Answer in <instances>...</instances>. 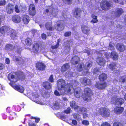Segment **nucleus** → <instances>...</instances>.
<instances>
[{
	"mask_svg": "<svg viewBox=\"0 0 126 126\" xmlns=\"http://www.w3.org/2000/svg\"><path fill=\"white\" fill-rule=\"evenodd\" d=\"M57 84L58 89L61 91V94H69L75 92L74 95L78 98L80 97L82 95V92L79 88L78 89L79 91H76L73 89V86L70 84L68 83L65 85V81L62 79H59L57 81Z\"/></svg>",
	"mask_w": 126,
	"mask_h": 126,
	"instance_id": "f257e3e1",
	"label": "nucleus"
},
{
	"mask_svg": "<svg viewBox=\"0 0 126 126\" xmlns=\"http://www.w3.org/2000/svg\"><path fill=\"white\" fill-rule=\"evenodd\" d=\"M112 2L110 0H102L100 3V6L102 10H108L112 7Z\"/></svg>",
	"mask_w": 126,
	"mask_h": 126,
	"instance_id": "f03ea898",
	"label": "nucleus"
},
{
	"mask_svg": "<svg viewBox=\"0 0 126 126\" xmlns=\"http://www.w3.org/2000/svg\"><path fill=\"white\" fill-rule=\"evenodd\" d=\"M92 64V63H87V67H84V64L83 63L81 64H79L77 67V70L79 71H81L84 68V70L83 72L84 73L83 74L84 75H87L88 73V70L89 68L90 67H91Z\"/></svg>",
	"mask_w": 126,
	"mask_h": 126,
	"instance_id": "7ed1b4c3",
	"label": "nucleus"
},
{
	"mask_svg": "<svg viewBox=\"0 0 126 126\" xmlns=\"http://www.w3.org/2000/svg\"><path fill=\"white\" fill-rule=\"evenodd\" d=\"M91 90L88 88H85L84 90V93L82 95L83 99L86 101H89L91 100V96L92 95Z\"/></svg>",
	"mask_w": 126,
	"mask_h": 126,
	"instance_id": "20e7f679",
	"label": "nucleus"
},
{
	"mask_svg": "<svg viewBox=\"0 0 126 126\" xmlns=\"http://www.w3.org/2000/svg\"><path fill=\"white\" fill-rule=\"evenodd\" d=\"M99 112L103 116L108 117L110 114V111L107 108H101L99 109Z\"/></svg>",
	"mask_w": 126,
	"mask_h": 126,
	"instance_id": "39448f33",
	"label": "nucleus"
},
{
	"mask_svg": "<svg viewBox=\"0 0 126 126\" xmlns=\"http://www.w3.org/2000/svg\"><path fill=\"white\" fill-rule=\"evenodd\" d=\"M32 95L33 98L32 100L33 101L38 104L42 105H44L46 104L45 102L44 101V100L43 101L42 100V101H40L39 100H38V98L39 96V95H38L37 93L35 92L34 93H33L32 94Z\"/></svg>",
	"mask_w": 126,
	"mask_h": 126,
	"instance_id": "423d86ee",
	"label": "nucleus"
},
{
	"mask_svg": "<svg viewBox=\"0 0 126 126\" xmlns=\"http://www.w3.org/2000/svg\"><path fill=\"white\" fill-rule=\"evenodd\" d=\"M105 55L107 58H109L110 57L114 60H117L118 58L117 53L115 51H112L110 54L109 53H106L105 54Z\"/></svg>",
	"mask_w": 126,
	"mask_h": 126,
	"instance_id": "0eeeda50",
	"label": "nucleus"
},
{
	"mask_svg": "<svg viewBox=\"0 0 126 126\" xmlns=\"http://www.w3.org/2000/svg\"><path fill=\"white\" fill-rule=\"evenodd\" d=\"M82 12V11L80 8L78 7L75 8L73 12L74 17L77 18H80Z\"/></svg>",
	"mask_w": 126,
	"mask_h": 126,
	"instance_id": "6e6552de",
	"label": "nucleus"
},
{
	"mask_svg": "<svg viewBox=\"0 0 126 126\" xmlns=\"http://www.w3.org/2000/svg\"><path fill=\"white\" fill-rule=\"evenodd\" d=\"M14 5L13 4L9 3L6 6V10L7 13L11 14L14 12Z\"/></svg>",
	"mask_w": 126,
	"mask_h": 126,
	"instance_id": "1a4fd4ad",
	"label": "nucleus"
},
{
	"mask_svg": "<svg viewBox=\"0 0 126 126\" xmlns=\"http://www.w3.org/2000/svg\"><path fill=\"white\" fill-rule=\"evenodd\" d=\"M45 26L47 30L50 31H53L55 29L53 26L52 22H47L45 24Z\"/></svg>",
	"mask_w": 126,
	"mask_h": 126,
	"instance_id": "9d476101",
	"label": "nucleus"
},
{
	"mask_svg": "<svg viewBox=\"0 0 126 126\" xmlns=\"http://www.w3.org/2000/svg\"><path fill=\"white\" fill-rule=\"evenodd\" d=\"M14 74L10 73L8 75V77L11 82L15 83L17 81L18 78L16 75H14Z\"/></svg>",
	"mask_w": 126,
	"mask_h": 126,
	"instance_id": "9b49d317",
	"label": "nucleus"
},
{
	"mask_svg": "<svg viewBox=\"0 0 126 126\" xmlns=\"http://www.w3.org/2000/svg\"><path fill=\"white\" fill-rule=\"evenodd\" d=\"M29 13L30 15L34 16L36 14V11L34 5L33 4H31L29 9Z\"/></svg>",
	"mask_w": 126,
	"mask_h": 126,
	"instance_id": "f8f14e48",
	"label": "nucleus"
},
{
	"mask_svg": "<svg viewBox=\"0 0 126 126\" xmlns=\"http://www.w3.org/2000/svg\"><path fill=\"white\" fill-rule=\"evenodd\" d=\"M11 29L7 26H3L0 28V32L1 34H4L6 32H9Z\"/></svg>",
	"mask_w": 126,
	"mask_h": 126,
	"instance_id": "ddd939ff",
	"label": "nucleus"
},
{
	"mask_svg": "<svg viewBox=\"0 0 126 126\" xmlns=\"http://www.w3.org/2000/svg\"><path fill=\"white\" fill-rule=\"evenodd\" d=\"M114 100H115V103L116 106L118 105L120 106L121 105L123 104L124 102V100L121 98H117L116 99V98H112L111 100L112 102H114V101H113V100L114 101Z\"/></svg>",
	"mask_w": 126,
	"mask_h": 126,
	"instance_id": "4468645a",
	"label": "nucleus"
},
{
	"mask_svg": "<svg viewBox=\"0 0 126 126\" xmlns=\"http://www.w3.org/2000/svg\"><path fill=\"white\" fill-rule=\"evenodd\" d=\"M36 67L37 69L43 70L45 69L46 66L44 63L39 62L36 63Z\"/></svg>",
	"mask_w": 126,
	"mask_h": 126,
	"instance_id": "2eb2a0df",
	"label": "nucleus"
},
{
	"mask_svg": "<svg viewBox=\"0 0 126 126\" xmlns=\"http://www.w3.org/2000/svg\"><path fill=\"white\" fill-rule=\"evenodd\" d=\"M80 81L83 84L85 85H90L91 83L90 80L86 78L81 79H80Z\"/></svg>",
	"mask_w": 126,
	"mask_h": 126,
	"instance_id": "dca6fc26",
	"label": "nucleus"
},
{
	"mask_svg": "<svg viewBox=\"0 0 126 126\" xmlns=\"http://www.w3.org/2000/svg\"><path fill=\"white\" fill-rule=\"evenodd\" d=\"M12 21L16 23H19L21 21V18L18 15H13L12 16Z\"/></svg>",
	"mask_w": 126,
	"mask_h": 126,
	"instance_id": "f3484780",
	"label": "nucleus"
},
{
	"mask_svg": "<svg viewBox=\"0 0 126 126\" xmlns=\"http://www.w3.org/2000/svg\"><path fill=\"white\" fill-rule=\"evenodd\" d=\"M96 61L99 65L104 66L105 63V61L102 57H98L96 60Z\"/></svg>",
	"mask_w": 126,
	"mask_h": 126,
	"instance_id": "a211bd4d",
	"label": "nucleus"
},
{
	"mask_svg": "<svg viewBox=\"0 0 126 126\" xmlns=\"http://www.w3.org/2000/svg\"><path fill=\"white\" fill-rule=\"evenodd\" d=\"M124 12L123 9L121 8H117L115 11L114 14L116 16L119 17Z\"/></svg>",
	"mask_w": 126,
	"mask_h": 126,
	"instance_id": "6ab92c4d",
	"label": "nucleus"
},
{
	"mask_svg": "<svg viewBox=\"0 0 126 126\" xmlns=\"http://www.w3.org/2000/svg\"><path fill=\"white\" fill-rule=\"evenodd\" d=\"M107 85V84L105 82L97 83L96 84L95 87L99 89H102L105 88Z\"/></svg>",
	"mask_w": 126,
	"mask_h": 126,
	"instance_id": "aec40b11",
	"label": "nucleus"
},
{
	"mask_svg": "<svg viewBox=\"0 0 126 126\" xmlns=\"http://www.w3.org/2000/svg\"><path fill=\"white\" fill-rule=\"evenodd\" d=\"M14 89L21 93L23 92L24 90V88L23 87L20 85L13 86L11 85Z\"/></svg>",
	"mask_w": 126,
	"mask_h": 126,
	"instance_id": "412c9836",
	"label": "nucleus"
},
{
	"mask_svg": "<svg viewBox=\"0 0 126 126\" xmlns=\"http://www.w3.org/2000/svg\"><path fill=\"white\" fill-rule=\"evenodd\" d=\"M22 19L23 21L25 24H28L30 21L29 16L26 15L23 16Z\"/></svg>",
	"mask_w": 126,
	"mask_h": 126,
	"instance_id": "4be33fe9",
	"label": "nucleus"
},
{
	"mask_svg": "<svg viewBox=\"0 0 126 126\" xmlns=\"http://www.w3.org/2000/svg\"><path fill=\"white\" fill-rule=\"evenodd\" d=\"M24 42L26 45L29 47L31 46L32 44V39L29 37H28L25 39Z\"/></svg>",
	"mask_w": 126,
	"mask_h": 126,
	"instance_id": "5701e85b",
	"label": "nucleus"
},
{
	"mask_svg": "<svg viewBox=\"0 0 126 126\" xmlns=\"http://www.w3.org/2000/svg\"><path fill=\"white\" fill-rule=\"evenodd\" d=\"M124 110V109L123 107H116L114 108V111L116 113L119 114L122 112Z\"/></svg>",
	"mask_w": 126,
	"mask_h": 126,
	"instance_id": "b1692460",
	"label": "nucleus"
},
{
	"mask_svg": "<svg viewBox=\"0 0 126 126\" xmlns=\"http://www.w3.org/2000/svg\"><path fill=\"white\" fill-rule=\"evenodd\" d=\"M10 31L11 32L10 34V37L13 39H14L17 37V33L16 31L13 29H11Z\"/></svg>",
	"mask_w": 126,
	"mask_h": 126,
	"instance_id": "393cba45",
	"label": "nucleus"
},
{
	"mask_svg": "<svg viewBox=\"0 0 126 126\" xmlns=\"http://www.w3.org/2000/svg\"><path fill=\"white\" fill-rule=\"evenodd\" d=\"M79 61V58L77 56L74 57L71 60V63L73 64H74L78 63V62Z\"/></svg>",
	"mask_w": 126,
	"mask_h": 126,
	"instance_id": "a878e982",
	"label": "nucleus"
},
{
	"mask_svg": "<svg viewBox=\"0 0 126 126\" xmlns=\"http://www.w3.org/2000/svg\"><path fill=\"white\" fill-rule=\"evenodd\" d=\"M91 16L93 19L91 21V22L94 23H96L98 22V20L97 19V16L92 14L91 15Z\"/></svg>",
	"mask_w": 126,
	"mask_h": 126,
	"instance_id": "bb28decb",
	"label": "nucleus"
},
{
	"mask_svg": "<svg viewBox=\"0 0 126 126\" xmlns=\"http://www.w3.org/2000/svg\"><path fill=\"white\" fill-rule=\"evenodd\" d=\"M56 26L57 27L56 30L59 31H62L64 29L63 26V24H61V23H57Z\"/></svg>",
	"mask_w": 126,
	"mask_h": 126,
	"instance_id": "cd10ccee",
	"label": "nucleus"
},
{
	"mask_svg": "<svg viewBox=\"0 0 126 126\" xmlns=\"http://www.w3.org/2000/svg\"><path fill=\"white\" fill-rule=\"evenodd\" d=\"M43 86L45 88L49 89L51 88V84L48 82H45L43 83Z\"/></svg>",
	"mask_w": 126,
	"mask_h": 126,
	"instance_id": "c85d7f7f",
	"label": "nucleus"
},
{
	"mask_svg": "<svg viewBox=\"0 0 126 126\" xmlns=\"http://www.w3.org/2000/svg\"><path fill=\"white\" fill-rule=\"evenodd\" d=\"M69 66L68 64H66L63 65L61 68V71L63 72L65 71L69 67Z\"/></svg>",
	"mask_w": 126,
	"mask_h": 126,
	"instance_id": "c756f323",
	"label": "nucleus"
},
{
	"mask_svg": "<svg viewBox=\"0 0 126 126\" xmlns=\"http://www.w3.org/2000/svg\"><path fill=\"white\" fill-rule=\"evenodd\" d=\"M70 106L71 107L74 108L75 110L77 111L79 107L76 104V102L75 101H72L70 103Z\"/></svg>",
	"mask_w": 126,
	"mask_h": 126,
	"instance_id": "7c9ffc66",
	"label": "nucleus"
},
{
	"mask_svg": "<svg viewBox=\"0 0 126 126\" xmlns=\"http://www.w3.org/2000/svg\"><path fill=\"white\" fill-rule=\"evenodd\" d=\"M86 111V109L85 108H82L79 107L77 111L79 113H83L84 112H85Z\"/></svg>",
	"mask_w": 126,
	"mask_h": 126,
	"instance_id": "2f4dec72",
	"label": "nucleus"
},
{
	"mask_svg": "<svg viewBox=\"0 0 126 126\" xmlns=\"http://www.w3.org/2000/svg\"><path fill=\"white\" fill-rule=\"evenodd\" d=\"M51 107L54 109L58 110L59 108V104L58 102H55L51 106Z\"/></svg>",
	"mask_w": 126,
	"mask_h": 126,
	"instance_id": "473e14b6",
	"label": "nucleus"
},
{
	"mask_svg": "<svg viewBox=\"0 0 126 126\" xmlns=\"http://www.w3.org/2000/svg\"><path fill=\"white\" fill-rule=\"evenodd\" d=\"M29 49L32 52L37 53L38 51L39 48H30Z\"/></svg>",
	"mask_w": 126,
	"mask_h": 126,
	"instance_id": "72a5a7b5",
	"label": "nucleus"
},
{
	"mask_svg": "<svg viewBox=\"0 0 126 126\" xmlns=\"http://www.w3.org/2000/svg\"><path fill=\"white\" fill-rule=\"evenodd\" d=\"M106 78V75L105 74H102L100 75L99 77V79L101 81H103L105 80Z\"/></svg>",
	"mask_w": 126,
	"mask_h": 126,
	"instance_id": "f704fd0d",
	"label": "nucleus"
},
{
	"mask_svg": "<svg viewBox=\"0 0 126 126\" xmlns=\"http://www.w3.org/2000/svg\"><path fill=\"white\" fill-rule=\"evenodd\" d=\"M116 65L114 63H112L110 64L109 65V68L111 70H113L115 68Z\"/></svg>",
	"mask_w": 126,
	"mask_h": 126,
	"instance_id": "c9c22d12",
	"label": "nucleus"
},
{
	"mask_svg": "<svg viewBox=\"0 0 126 126\" xmlns=\"http://www.w3.org/2000/svg\"><path fill=\"white\" fill-rule=\"evenodd\" d=\"M61 41V39L59 38L57 40V42L56 44L54 46H52L51 47H58L59 46V43Z\"/></svg>",
	"mask_w": 126,
	"mask_h": 126,
	"instance_id": "e433bc0d",
	"label": "nucleus"
},
{
	"mask_svg": "<svg viewBox=\"0 0 126 126\" xmlns=\"http://www.w3.org/2000/svg\"><path fill=\"white\" fill-rule=\"evenodd\" d=\"M73 73L71 72H67L66 74V77H73Z\"/></svg>",
	"mask_w": 126,
	"mask_h": 126,
	"instance_id": "4c0bfd02",
	"label": "nucleus"
},
{
	"mask_svg": "<svg viewBox=\"0 0 126 126\" xmlns=\"http://www.w3.org/2000/svg\"><path fill=\"white\" fill-rule=\"evenodd\" d=\"M71 34V32L70 31L66 32L64 33V36L65 37H69L70 36Z\"/></svg>",
	"mask_w": 126,
	"mask_h": 126,
	"instance_id": "58836bf2",
	"label": "nucleus"
},
{
	"mask_svg": "<svg viewBox=\"0 0 126 126\" xmlns=\"http://www.w3.org/2000/svg\"><path fill=\"white\" fill-rule=\"evenodd\" d=\"M82 123L83 125L86 126H88L89 124V121L85 120H83L82 122Z\"/></svg>",
	"mask_w": 126,
	"mask_h": 126,
	"instance_id": "ea45409f",
	"label": "nucleus"
},
{
	"mask_svg": "<svg viewBox=\"0 0 126 126\" xmlns=\"http://www.w3.org/2000/svg\"><path fill=\"white\" fill-rule=\"evenodd\" d=\"M73 116L74 118L77 120L80 119V115L77 114H74Z\"/></svg>",
	"mask_w": 126,
	"mask_h": 126,
	"instance_id": "a19ab883",
	"label": "nucleus"
},
{
	"mask_svg": "<svg viewBox=\"0 0 126 126\" xmlns=\"http://www.w3.org/2000/svg\"><path fill=\"white\" fill-rule=\"evenodd\" d=\"M15 12L17 13H19L20 12V10L17 5H16L15 7Z\"/></svg>",
	"mask_w": 126,
	"mask_h": 126,
	"instance_id": "79ce46f5",
	"label": "nucleus"
},
{
	"mask_svg": "<svg viewBox=\"0 0 126 126\" xmlns=\"http://www.w3.org/2000/svg\"><path fill=\"white\" fill-rule=\"evenodd\" d=\"M16 115V114L14 112H12L11 114V115L9 117V119L10 120H12L13 119V116H15Z\"/></svg>",
	"mask_w": 126,
	"mask_h": 126,
	"instance_id": "37998d69",
	"label": "nucleus"
},
{
	"mask_svg": "<svg viewBox=\"0 0 126 126\" xmlns=\"http://www.w3.org/2000/svg\"><path fill=\"white\" fill-rule=\"evenodd\" d=\"M6 3V1L5 0H1L0 1V6H4Z\"/></svg>",
	"mask_w": 126,
	"mask_h": 126,
	"instance_id": "c03bdc74",
	"label": "nucleus"
},
{
	"mask_svg": "<svg viewBox=\"0 0 126 126\" xmlns=\"http://www.w3.org/2000/svg\"><path fill=\"white\" fill-rule=\"evenodd\" d=\"M39 47V44L37 42L34 43L32 47Z\"/></svg>",
	"mask_w": 126,
	"mask_h": 126,
	"instance_id": "a18cd8bd",
	"label": "nucleus"
},
{
	"mask_svg": "<svg viewBox=\"0 0 126 126\" xmlns=\"http://www.w3.org/2000/svg\"><path fill=\"white\" fill-rule=\"evenodd\" d=\"M61 119L63 121L67 122V118L66 116L62 115L61 117Z\"/></svg>",
	"mask_w": 126,
	"mask_h": 126,
	"instance_id": "49530a36",
	"label": "nucleus"
},
{
	"mask_svg": "<svg viewBox=\"0 0 126 126\" xmlns=\"http://www.w3.org/2000/svg\"><path fill=\"white\" fill-rule=\"evenodd\" d=\"M60 91V93H59V92L57 90H55V92H54V93L55 94V95H57V96H59L60 95V94H61V95H63V94H61V91Z\"/></svg>",
	"mask_w": 126,
	"mask_h": 126,
	"instance_id": "de8ad7c7",
	"label": "nucleus"
},
{
	"mask_svg": "<svg viewBox=\"0 0 126 126\" xmlns=\"http://www.w3.org/2000/svg\"><path fill=\"white\" fill-rule=\"evenodd\" d=\"M125 47L124 46L122 43H118L116 45V47Z\"/></svg>",
	"mask_w": 126,
	"mask_h": 126,
	"instance_id": "09e8293b",
	"label": "nucleus"
},
{
	"mask_svg": "<svg viewBox=\"0 0 126 126\" xmlns=\"http://www.w3.org/2000/svg\"><path fill=\"white\" fill-rule=\"evenodd\" d=\"M41 37L42 39L44 40L46 39L47 38L46 35L44 33H43L41 34Z\"/></svg>",
	"mask_w": 126,
	"mask_h": 126,
	"instance_id": "8fccbe9b",
	"label": "nucleus"
},
{
	"mask_svg": "<svg viewBox=\"0 0 126 126\" xmlns=\"http://www.w3.org/2000/svg\"><path fill=\"white\" fill-rule=\"evenodd\" d=\"M70 108H68L67 109L64 110V112L66 114L69 113L70 112Z\"/></svg>",
	"mask_w": 126,
	"mask_h": 126,
	"instance_id": "3c124183",
	"label": "nucleus"
},
{
	"mask_svg": "<svg viewBox=\"0 0 126 126\" xmlns=\"http://www.w3.org/2000/svg\"><path fill=\"white\" fill-rule=\"evenodd\" d=\"M101 126H111L110 124L107 122L103 123L101 125Z\"/></svg>",
	"mask_w": 126,
	"mask_h": 126,
	"instance_id": "603ef678",
	"label": "nucleus"
},
{
	"mask_svg": "<svg viewBox=\"0 0 126 126\" xmlns=\"http://www.w3.org/2000/svg\"><path fill=\"white\" fill-rule=\"evenodd\" d=\"M49 81L52 82H53V79L52 75H51L50 76L49 79Z\"/></svg>",
	"mask_w": 126,
	"mask_h": 126,
	"instance_id": "864d4df0",
	"label": "nucleus"
},
{
	"mask_svg": "<svg viewBox=\"0 0 126 126\" xmlns=\"http://www.w3.org/2000/svg\"><path fill=\"white\" fill-rule=\"evenodd\" d=\"M113 126H121V124L120 123H114L113 124Z\"/></svg>",
	"mask_w": 126,
	"mask_h": 126,
	"instance_id": "5fc2aeb1",
	"label": "nucleus"
},
{
	"mask_svg": "<svg viewBox=\"0 0 126 126\" xmlns=\"http://www.w3.org/2000/svg\"><path fill=\"white\" fill-rule=\"evenodd\" d=\"M66 2L69 5L71 4L72 3L73 0H66Z\"/></svg>",
	"mask_w": 126,
	"mask_h": 126,
	"instance_id": "6e6d98bb",
	"label": "nucleus"
},
{
	"mask_svg": "<svg viewBox=\"0 0 126 126\" xmlns=\"http://www.w3.org/2000/svg\"><path fill=\"white\" fill-rule=\"evenodd\" d=\"M29 126H36V125L34 123H28Z\"/></svg>",
	"mask_w": 126,
	"mask_h": 126,
	"instance_id": "4d7b16f0",
	"label": "nucleus"
},
{
	"mask_svg": "<svg viewBox=\"0 0 126 126\" xmlns=\"http://www.w3.org/2000/svg\"><path fill=\"white\" fill-rule=\"evenodd\" d=\"M117 49L120 52H123L124 50V48H117Z\"/></svg>",
	"mask_w": 126,
	"mask_h": 126,
	"instance_id": "13d9d810",
	"label": "nucleus"
},
{
	"mask_svg": "<svg viewBox=\"0 0 126 126\" xmlns=\"http://www.w3.org/2000/svg\"><path fill=\"white\" fill-rule=\"evenodd\" d=\"M12 47L13 46L11 44H8L6 45L5 47Z\"/></svg>",
	"mask_w": 126,
	"mask_h": 126,
	"instance_id": "bf43d9fd",
	"label": "nucleus"
},
{
	"mask_svg": "<svg viewBox=\"0 0 126 126\" xmlns=\"http://www.w3.org/2000/svg\"><path fill=\"white\" fill-rule=\"evenodd\" d=\"M72 123L74 125H77V122L76 120H73L72 121Z\"/></svg>",
	"mask_w": 126,
	"mask_h": 126,
	"instance_id": "052dcab7",
	"label": "nucleus"
},
{
	"mask_svg": "<svg viewBox=\"0 0 126 126\" xmlns=\"http://www.w3.org/2000/svg\"><path fill=\"white\" fill-rule=\"evenodd\" d=\"M4 67V65L2 63H0V70L3 69Z\"/></svg>",
	"mask_w": 126,
	"mask_h": 126,
	"instance_id": "680f3d73",
	"label": "nucleus"
},
{
	"mask_svg": "<svg viewBox=\"0 0 126 126\" xmlns=\"http://www.w3.org/2000/svg\"><path fill=\"white\" fill-rule=\"evenodd\" d=\"M88 115L86 113H84L83 115V118H85L86 117H88Z\"/></svg>",
	"mask_w": 126,
	"mask_h": 126,
	"instance_id": "e2e57ef3",
	"label": "nucleus"
},
{
	"mask_svg": "<svg viewBox=\"0 0 126 126\" xmlns=\"http://www.w3.org/2000/svg\"><path fill=\"white\" fill-rule=\"evenodd\" d=\"M6 63L7 64H9L10 63V60L8 58H7L5 60Z\"/></svg>",
	"mask_w": 126,
	"mask_h": 126,
	"instance_id": "0e129e2a",
	"label": "nucleus"
},
{
	"mask_svg": "<svg viewBox=\"0 0 126 126\" xmlns=\"http://www.w3.org/2000/svg\"><path fill=\"white\" fill-rule=\"evenodd\" d=\"M34 119L35 120V122L36 123H38L40 119L39 118H34Z\"/></svg>",
	"mask_w": 126,
	"mask_h": 126,
	"instance_id": "69168bd1",
	"label": "nucleus"
},
{
	"mask_svg": "<svg viewBox=\"0 0 126 126\" xmlns=\"http://www.w3.org/2000/svg\"><path fill=\"white\" fill-rule=\"evenodd\" d=\"M82 31L84 33H86L88 32V30H87L83 29L82 30Z\"/></svg>",
	"mask_w": 126,
	"mask_h": 126,
	"instance_id": "338daca9",
	"label": "nucleus"
},
{
	"mask_svg": "<svg viewBox=\"0 0 126 126\" xmlns=\"http://www.w3.org/2000/svg\"><path fill=\"white\" fill-rule=\"evenodd\" d=\"M113 44V43H112L111 42H110L109 45V46L110 47H113V46L112 45V44Z\"/></svg>",
	"mask_w": 126,
	"mask_h": 126,
	"instance_id": "774afa93",
	"label": "nucleus"
}]
</instances>
